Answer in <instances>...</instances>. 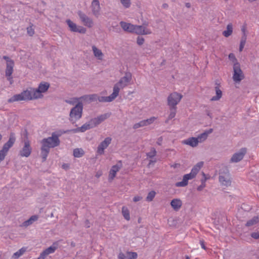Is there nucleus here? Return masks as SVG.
Wrapping results in <instances>:
<instances>
[{"instance_id":"obj_1","label":"nucleus","mask_w":259,"mask_h":259,"mask_svg":"<svg viewBox=\"0 0 259 259\" xmlns=\"http://www.w3.org/2000/svg\"><path fill=\"white\" fill-rule=\"evenodd\" d=\"M50 87L48 82H41L37 89L29 88L21 93L14 95L8 99L9 103L17 101L33 100L43 97V93H46Z\"/></svg>"},{"instance_id":"obj_2","label":"nucleus","mask_w":259,"mask_h":259,"mask_svg":"<svg viewBox=\"0 0 259 259\" xmlns=\"http://www.w3.org/2000/svg\"><path fill=\"white\" fill-rule=\"evenodd\" d=\"M41 144L42 145L41 154L43 160L45 161L49 153L50 149L59 145L60 140L59 136L55 133H53L51 137L42 139L41 141Z\"/></svg>"},{"instance_id":"obj_3","label":"nucleus","mask_w":259,"mask_h":259,"mask_svg":"<svg viewBox=\"0 0 259 259\" xmlns=\"http://www.w3.org/2000/svg\"><path fill=\"white\" fill-rule=\"evenodd\" d=\"M132 78V74L130 72H126L124 76L114 85L113 91L118 96L119 91L128 85Z\"/></svg>"},{"instance_id":"obj_4","label":"nucleus","mask_w":259,"mask_h":259,"mask_svg":"<svg viewBox=\"0 0 259 259\" xmlns=\"http://www.w3.org/2000/svg\"><path fill=\"white\" fill-rule=\"evenodd\" d=\"M83 106L82 103H77L75 107L71 109L69 114V120L72 123H75L82 116Z\"/></svg>"},{"instance_id":"obj_5","label":"nucleus","mask_w":259,"mask_h":259,"mask_svg":"<svg viewBox=\"0 0 259 259\" xmlns=\"http://www.w3.org/2000/svg\"><path fill=\"white\" fill-rule=\"evenodd\" d=\"M81 23L88 28H92L94 26V22L93 19L81 11L77 13Z\"/></svg>"},{"instance_id":"obj_6","label":"nucleus","mask_w":259,"mask_h":259,"mask_svg":"<svg viewBox=\"0 0 259 259\" xmlns=\"http://www.w3.org/2000/svg\"><path fill=\"white\" fill-rule=\"evenodd\" d=\"M233 73L232 78L236 83H239L244 78V75L241 69L240 64H237L233 66Z\"/></svg>"},{"instance_id":"obj_7","label":"nucleus","mask_w":259,"mask_h":259,"mask_svg":"<svg viewBox=\"0 0 259 259\" xmlns=\"http://www.w3.org/2000/svg\"><path fill=\"white\" fill-rule=\"evenodd\" d=\"M66 22L69 28L70 31L74 32H78L81 34H84L87 32L85 28L81 26H78L76 23L70 19H67Z\"/></svg>"},{"instance_id":"obj_8","label":"nucleus","mask_w":259,"mask_h":259,"mask_svg":"<svg viewBox=\"0 0 259 259\" xmlns=\"http://www.w3.org/2000/svg\"><path fill=\"white\" fill-rule=\"evenodd\" d=\"M182 98V95L174 92L171 93L167 98V103L169 107H177V105L180 102Z\"/></svg>"},{"instance_id":"obj_9","label":"nucleus","mask_w":259,"mask_h":259,"mask_svg":"<svg viewBox=\"0 0 259 259\" xmlns=\"http://www.w3.org/2000/svg\"><path fill=\"white\" fill-rule=\"evenodd\" d=\"M112 138L110 137L106 138L102 142H101L97 147L96 153L97 155H102L104 154V150L111 144Z\"/></svg>"},{"instance_id":"obj_10","label":"nucleus","mask_w":259,"mask_h":259,"mask_svg":"<svg viewBox=\"0 0 259 259\" xmlns=\"http://www.w3.org/2000/svg\"><path fill=\"white\" fill-rule=\"evenodd\" d=\"M15 141V138L13 134H11L10 135L9 140L4 145L2 149L0 151V155H1V156H4L5 157L9 149L13 146Z\"/></svg>"},{"instance_id":"obj_11","label":"nucleus","mask_w":259,"mask_h":259,"mask_svg":"<svg viewBox=\"0 0 259 259\" xmlns=\"http://www.w3.org/2000/svg\"><path fill=\"white\" fill-rule=\"evenodd\" d=\"M133 33L138 35H147L152 33L151 29L146 27V25H134Z\"/></svg>"},{"instance_id":"obj_12","label":"nucleus","mask_w":259,"mask_h":259,"mask_svg":"<svg viewBox=\"0 0 259 259\" xmlns=\"http://www.w3.org/2000/svg\"><path fill=\"white\" fill-rule=\"evenodd\" d=\"M24 143V146L19 151V155L21 157H28L29 156L31 152V148L30 142L28 140H25Z\"/></svg>"},{"instance_id":"obj_13","label":"nucleus","mask_w":259,"mask_h":259,"mask_svg":"<svg viewBox=\"0 0 259 259\" xmlns=\"http://www.w3.org/2000/svg\"><path fill=\"white\" fill-rule=\"evenodd\" d=\"M246 149L245 148H241L238 152L234 153L231 158V162H238L241 160L246 153Z\"/></svg>"},{"instance_id":"obj_14","label":"nucleus","mask_w":259,"mask_h":259,"mask_svg":"<svg viewBox=\"0 0 259 259\" xmlns=\"http://www.w3.org/2000/svg\"><path fill=\"white\" fill-rule=\"evenodd\" d=\"M93 15L98 18L100 15L101 7L99 0H93L91 5Z\"/></svg>"},{"instance_id":"obj_15","label":"nucleus","mask_w":259,"mask_h":259,"mask_svg":"<svg viewBox=\"0 0 259 259\" xmlns=\"http://www.w3.org/2000/svg\"><path fill=\"white\" fill-rule=\"evenodd\" d=\"M110 114L109 113H105L103 114H101L97 117L92 118L91 119V122L92 123L94 127H96L102 122L104 121L105 119L109 117Z\"/></svg>"},{"instance_id":"obj_16","label":"nucleus","mask_w":259,"mask_h":259,"mask_svg":"<svg viewBox=\"0 0 259 259\" xmlns=\"http://www.w3.org/2000/svg\"><path fill=\"white\" fill-rule=\"evenodd\" d=\"M94 127L90 120L89 122L83 124L81 126L77 127L75 129L71 130L70 131L74 133H76L78 132H84Z\"/></svg>"},{"instance_id":"obj_17","label":"nucleus","mask_w":259,"mask_h":259,"mask_svg":"<svg viewBox=\"0 0 259 259\" xmlns=\"http://www.w3.org/2000/svg\"><path fill=\"white\" fill-rule=\"evenodd\" d=\"M219 181L222 185L228 186L231 184L230 181V176L228 172H226L224 174H220L219 176Z\"/></svg>"},{"instance_id":"obj_18","label":"nucleus","mask_w":259,"mask_h":259,"mask_svg":"<svg viewBox=\"0 0 259 259\" xmlns=\"http://www.w3.org/2000/svg\"><path fill=\"white\" fill-rule=\"evenodd\" d=\"M58 242H55L52 244V245L51 246L46 248L42 252L46 256H47L50 254H52L55 252L56 250L58 248Z\"/></svg>"},{"instance_id":"obj_19","label":"nucleus","mask_w":259,"mask_h":259,"mask_svg":"<svg viewBox=\"0 0 259 259\" xmlns=\"http://www.w3.org/2000/svg\"><path fill=\"white\" fill-rule=\"evenodd\" d=\"M14 62L13 61H9L7 64L6 69V76L8 77V79L10 80L12 79L11 75L13 72Z\"/></svg>"},{"instance_id":"obj_20","label":"nucleus","mask_w":259,"mask_h":259,"mask_svg":"<svg viewBox=\"0 0 259 259\" xmlns=\"http://www.w3.org/2000/svg\"><path fill=\"white\" fill-rule=\"evenodd\" d=\"M193 179L190 175L186 174L183 176V180L181 182H177L175 184V186L177 187H184L188 184V181Z\"/></svg>"},{"instance_id":"obj_21","label":"nucleus","mask_w":259,"mask_h":259,"mask_svg":"<svg viewBox=\"0 0 259 259\" xmlns=\"http://www.w3.org/2000/svg\"><path fill=\"white\" fill-rule=\"evenodd\" d=\"M121 167V163L119 162L118 164L113 165L110 169L109 179L113 180L115 177L116 172L119 171Z\"/></svg>"},{"instance_id":"obj_22","label":"nucleus","mask_w":259,"mask_h":259,"mask_svg":"<svg viewBox=\"0 0 259 259\" xmlns=\"http://www.w3.org/2000/svg\"><path fill=\"white\" fill-rule=\"evenodd\" d=\"M92 48L95 57L99 60H103L104 59V55L102 53V51L97 48L95 46H93Z\"/></svg>"},{"instance_id":"obj_23","label":"nucleus","mask_w":259,"mask_h":259,"mask_svg":"<svg viewBox=\"0 0 259 259\" xmlns=\"http://www.w3.org/2000/svg\"><path fill=\"white\" fill-rule=\"evenodd\" d=\"M203 165V162L202 161L199 162L197 163L191 169V172L188 175H190V176L193 179L197 174L200 168L202 167Z\"/></svg>"},{"instance_id":"obj_24","label":"nucleus","mask_w":259,"mask_h":259,"mask_svg":"<svg viewBox=\"0 0 259 259\" xmlns=\"http://www.w3.org/2000/svg\"><path fill=\"white\" fill-rule=\"evenodd\" d=\"M120 25L124 31L133 33L134 25L124 21H121Z\"/></svg>"},{"instance_id":"obj_25","label":"nucleus","mask_w":259,"mask_h":259,"mask_svg":"<svg viewBox=\"0 0 259 259\" xmlns=\"http://www.w3.org/2000/svg\"><path fill=\"white\" fill-rule=\"evenodd\" d=\"M117 95L113 91V93L109 96L107 97H100L98 98V100L100 102H110L114 100Z\"/></svg>"},{"instance_id":"obj_26","label":"nucleus","mask_w":259,"mask_h":259,"mask_svg":"<svg viewBox=\"0 0 259 259\" xmlns=\"http://www.w3.org/2000/svg\"><path fill=\"white\" fill-rule=\"evenodd\" d=\"M182 201L178 198L172 199L170 202V205L175 210H179L182 206Z\"/></svg>"},{"instance_id":"obj_27","label":"nucleus","mask_w":259,"mask_h":259,"mask_svg":"<svg viewBox=\"0 0 259 259\" xmlns=\"http://www.w3.org/2000/svg\"><path fill=\"white\" fill-rule=\"evenodd\" d=\"M182 143L185 145L190 146L192 147H196L198 144V141L195 137L189 138L183 141Z\"/></svg>"},{"instance_id":"obj_28","label":"nucleus","mask_w":259,"mask_h":259,"mask_svg":"<svg viewBox=\"0 0 259 259\" xmlns=\"http://www.w3.org/2000/svg\"><path fill=\"white\" fill-rule=\"evenodd\" d=\"M212 132V129H209L208 131L204 132V133L200 134L196 139L198 141V143H202L207 138L208 135L211 133Z\"/></svg>"},{"instance_id":"obj_29","label":"nucleus","mask_w":259,"mask_h":259,"mask_svg":"<svg viewBox=\"0 0 259 259\" xmlns=\"http://www.w3.org/2000/svg\"><path fill=\"white\" fill-rule=\"evenodd\" d=\"M233 32V25L232 23H229L227 25L226 30L223 32V34L226 37L230 36Z\"/></svg>"},{"instance_id":"obj_30","label":"nucleus","mask_w":259,"mask_h":259,"mask_svg":"<svg viewBox=\"0 0 259 259\" xmlns=\"http://www.w3.org/2000/svg\"><path fill=\"white\" fill-rule=\"evenodd\" d=\"M215 91L216 96L212 97L210 99V100L212 101L219 100L222 96V92L219 89V87L217 86L215 87Z\"/></svg>"},{"instance_id":"obj_31","label":"nucleus","mask_w":259,"mask_h":259,"mask_svg":"<svg viewBox=\"0 0 259 259\" xmlns=\"http://www.w3.org/2000/svg\"><path fill=\"white\" fill-rule=\"evenodd\" d=\"M177 112V107H169V113L167 119L165 120L166 123H168V121L173 118H174L176 116Z\"/></svg>"},{"instance_id":"obj_32","label":"nucleus","mask_w":259,"mask_h":259,"mask_svg":"<svg viewBox=\"0 0 259 259\" xmlns=\"http://www.w3.org/2000/svg\"><path fill=\"white\" fill-rule=\"evenodd\" d=\"M26 249L27 248L25 247H22L21 249L13 254L12 258L14 259H18L26 251Z\"/></svg>"},{"instance_id":"obj_33","label":"nucleus","mask_w":259,"mask_h":259,"mask_svg":"<svg viewBox=\"0 0 259 259\" xmlns=\"http://www.w3.org/2000/svg\"><path fill=\"white\" fill-rule=\"evenodd\" d=\"M122 214L125 220L127 221L130 220V211L126 207L123 206L122 207Z\"/></svg>"},{"instance_id":"obj_34","label":"nucleus","mask_w":259,"mask_h":259,"mask_svg":"<svg viewBox=\"0 0 259 259\" xmlns=\"http://www.w3.org/2000/svg\"><path fill=\"white\" fill-rule=\"evenodd\" d=\"M258 217H254L251 220H249L247 222L246 224V226L247 227H251L255 224H256L258 222Z\"/></svg>"},{"instance_id":"obj_35","label":"nucleus","mask_w":259,"mask_h":259,"mask_svg":"<svg viewBox=\"0 0 259 259\" xmlns=\"http://www.w3.org/2000/svg\"><path fill=\"white\" fill-rule=\"evenodd\" d=\"M83 154L84 151L81 148H76L73 150V155L75 157H81Z\"/></svg>"},{"instance_id":"obj_36","label":"nucleus","mask_w":259,"mask_h":259,"mask_svg":"<svg viewBox=\"0 0 259 259\" xmlns=\"http://www.w3.org/2000/svg\"><path fill=\"white\" fill-rule=\"evenodd\" d=\"M246 39H247V37H246L245 36V35H242L241 38L240 46H239V51L240 52L242 51V50L244 47V46L245 45Z\"/></svg>"},{"instance_id":"obj_37","label":"nucleus","mask_w":259,"mask_h":259,"mask_svg":"<svg viewBox=\"0 0 259 259\" xmlns=\"http://www.w3.org/2000/svg\"><path fill=\"white\" fill-rule=\"evenodd\" d=\"M156 195V192L154 191L149 192L146 198V200L148 202L152 201Z\"/></svg>"},{"instance_id":"obj_38","label":"nucleus","mask_w":259,"mask_h":259,"mask_svg":"<svg viewBox=\"0 0 259 259\" xmlns=\"http://www.w3.org/2000/svg\"><path fill=\"white\" fill-rule=\"evenodd\" d=\"M229 59L232 62L233 66H235V65L237 64H240L236 58L234 54L233 53H230L229 55Z\"/></svg>"},{"instance_id":"obj_39","label":"nucleus","mask_w":259,"mask_h":259,"mask_svg":"<svg viewBox=\"0 0 259 259\" xmlns=\"http://www.w3.org/2000/svg\"><path fill=\"white\" fill-rule=\"evenodd\" d=\"M126 259H136L137 253L135 252H127L126 253Z\"/></svg>"},{"instance_id":"obj_40","label":"nucleus","mask_w":259,"mask_h":259,"mask_svg":"<svg viewBox=\"0 0 259 259\" xmlns=\"http://www.w3.org/2000/svg\"><path fill=\"white\" fill-rule=\"evenodd\" d=\"M120 1L125 8H128L130 7L131 5V0H120Z\"/></svg>"},{"instance_id":"obj_41","label":"nucleus","mask_w":259,"mask_h":259,"mask_svg":"<svg viewBox=\"0 0 259 259\" xmlns=\"http://www.w3.org/2000/svg\"><path fill=\"white\" fill-rule=\"evenodd\" d=\"M146 126V124H145L144 120H142L138 123H135L133 127L135 129H137L140 127H143V126Z\"/></svg>"},{"instance_id":"obj_42","label":"nucleus","mask_w":259,"mask_h":259,"mask_svg":"<svg viewBox=\"0 0 259 259\" xmlns=\"http://www.w3.org/2000/svg\"><path fill=\"white\" fill-rule=\"evenodd\" d=\"M156 151L155 148H152L149 152L147 154V157L149 158H152L156 155Z\"/></svg>"},{"instance_id":"obj_43","label":"nucleus","mask_w":259,"mask_h":259,"mask_svg":"<svg viewBox=\"0 0 259 259\" xmlns=\"http://www.w3.org/2000/svg\"><path fill=\"white\" fill-rule=\"evenodd\" d=\"M156 119V117H151L149 119L144 120L146 126L151 124L153 123L154 121Z\"/></svg>"},{"instance_id":"obj_44","label":"nucleus","mask_w":259,"mask_h":259,"mask_svg":"<svg viewBox=\"0 0 259 259\" xmlns=\"http://www.w3.org/2000/svg\"><path fill=\"white\" fill-rule=\"evenodd\" d=\"M27 32L29 35L32 36L34 34V31L32 26L27 27Z\"/></svg>"},{"instance_id":"obj_45","label":"nucleus","mask_w":259,"mask_h":259,"mask_svg":"<svg viewBox=\"0 0 259 259\" xmlns=\"http://www.w3.org/2000/svg\"><path fill=\"white\" fill-rule=\"evenodd\" d=\"M137 42L139 45H142L144 42V39L142 37L139 36L137 38Z\"/></svg>"},{"instance_id":"obj_46","label":"nucleus","mask_w":259,"mask_h":259,"mask_svg":"<svg viewBox=\"0 0 259 259\" xmlns=\"http://www.w3.org/2000/svg\"><path fill=\"white\" fill-rule=\"evenodd\" d=\"M32 224V222H31V221L29 219L28 220H27V221H25L23 222V226H24V227H27L28 226H29L30 225Z\"/></svg>"},{"instance_id":"obj_47","label":"nucleus","mask_w":259,"mask_h":259,"mask_svg":"<svg viewBox=\"0 0 259 259\" xmlns=\"http://www.w3.org/2000/svg\"><path fill=\"white\" fill-rule=\"evenodd\" d=\"M251 236L255 239L259 238V233L258 232H253L251 234Z\"/></svg>"},{"instance_id":"obj_48","label":"nucleus","mask_w":259,"mask_h":259,"mask_svg":"<svg viewBox=\"0 0 259 259\" xmlns=\"http://www.w3.org/2000/svg\"><path fill=\"white\" fill-rule=\"evenodd\" d=\"M118 259H126V254L121 252L118 254Z\"/></svg>"},{"instance_id":"obj_49","label":"nucleus","mask_w":259,"mask_h":259,"mask_svg":"<svg viewBox=\"0 0 259 259\" xmlns=\"http://www.w3.org/2000/svg\"><path fill=\"white\" fill-rule=\"evenodd\" d=\"M246 26L245 25H243L242 26V27H241V31L242 32L243 35H245V36L246 37H247V35H246Z\"/></svg>"},{"instance_id":"obj_50","label":"nucleus","mask_w":259,"mask_h":259,"mask_svg":"<svg viewBox=\"0 0 259 259\" xmlns=\"http://www.w3.org/2000/svg\"><path fill=\"white\" fill-rule=\"evenodd\" d=\"M206 184H201L200 186H199L197 189L198 191H201L203 190V189L205 187Z\"/></svg>"},{"instance_id":"obj_51","label":"nucleus","mask_w":259,"mask_h":259,"mask_svg":"<svg viewBox=\"0 0 259 259\" xmlns=\"http://www.w3.org/2000/svg\"><path fill=\"white\" fill-rule=\"evenodd\" d=\"M29 219L31 221V222L33 223L34 221H36L38 219V217L35 215H32L29 218Z\"/></svg>"},{"instance_id":"obj_52","label":"nucleus","mask_w":259,"mask_h":259,"mask_svg":"<svg viewBox=\"0 0 259 259\" xmlns=\"http://www.w3.org/2000/svg\"><path fill=\"white\" fill-rule=\"evenodd\" d=\"M142 199V197L140 196H136L135 197H134V198H133V201L134 202H138L140 200H141Z\"/></svg>"},{"instance_id":"obj_53","label":"nucleus","mask_w":259,"mask_h":259,"mask_svg":"<svg viewBox=\"0 0 259 259\" xmlns=\"http://www.w3.org/2000/svg\"><path fill=\"white\" fill-rule=\"evenodd\" d=\"M46 257V256L42 252H41L39 257L37 259H45Z\"/></svg>"},{"instance_id":"obj_54","label":"nucleus","mask_w":259,"mask_h":259,"mask_svg":"<svg viewBox=\"0 0 259 259\" xmlns=\"http://www.w3.org/2000/svg\"><path fill=\"white\" fill-rule=\"evenodd\" d=\"M203 175L204 176V179H203L201 180V184H205V182L207 180V178L205 177V175L204 174H203Z\"/></svg>"},{"instance_id":"obj_55","label":"nucleus","mask_w":259,"mask_h":259,"mask_svg":"<svg viewBox=\"0 0 259 259\" xmlns=\"http://www.w3.org/2000/svg\"><path fill=\"white\" fill-rule=\"evenodd\" d=\"M3 59H5V60H6L7 61V64H8V62L9 61H12V60H11L7 56H4L3 57Z\"/></svg>"},{"instance_id":"obj_56","label":"nucleus","mask_w":259,"mask_h":259,"mask_svg":"<svg viewBox=\"0 0 259 259\" xmlns=\"http://www.w3.org/2000/svg\"><path fill=\"white\" fill-rule=\"evenodd\" d=\"M156 162L155 160H150V162H149V165H151V164H153L155 162Z\"/></svg>"},{"instance_id":"obj_57","label":"nucleus","mask_w":259,"mask_h":259,"mask_svg":"<svg viewBox=\"0 0 259 259\" xmlns=\"http://www.w3.org/2000/svg\"><path fill=\"white\" fill-rule=\"evenodd\" d=\"M200 244H201V247L205 249V245H204V243L203 242H201Z\"/></svg>"},{"instance_id":"obj_58","label":"nucleus","mask_w":259,"mask_h":259,"mask_svg":"<svg viewBox=\"0 0 259 259\" xmlns=\"http://www.w3.org/2000/svg\"><path fill=\"white\" fill-rule=\"evenodd\" d=\"M62 167L63 168H65V169H66L68 167V166L67 164H64L63 165H62Z\"/></svg>"},{"instance_id":"obj_59","label":"nucleus","mask_w":259,"mask_h":259,"mask_svg":"<svg viewBox=\"0 0 259 259\" xmlns=\"http://www.w3.org/2000/svg\"><path fill=\"white\" fill-rule=\"evenodd\" d=\"M180 166V164H175L172 166L174 167V168H177V167H179Z\"/></svg>"},{"instance_id":"obj_60","label":"nucleus","mask_w":259,"mask_h":259,"mask_svg":"<svg viewBox=\"0 0 259 259\" xmlns=\"http://www.w3.org/2000/svg\"><path fill=\"white\" fill-rule=\"evenodd\" d=\"M5 157L4 156H2L1 155H0V162L4 159Z\"/></svg>"},{"instance_id":"obj_61","label":"nucleus","mask_w":259,"mask_h":259,"mask_svg":"<svg viewBox=\"0 0 259 259\" xmlns=\"http://www.w3.org/2000/svg\"><path fill=\"white\" fill-rule=\"evenodd\" d=\"M186 7H187V8H190L191 7V4L190 3H186Z\"/></svg>"},{"instance_id":"obj_62","label":"nucleus","mask_w":259,"mask_h":259,"mask_svg":"<svg viewBox=\"0 0 259 259\" xmlns=\"http://www.w3.org/2000/svg\"><path fill=\"white\" fill-rule=\"evenodd\" d=\"M89 224V222L88 221H86V226H87V227H90Z\"/></svg>"},{"instance_id":"obj_63","label":"nucleus","mask_w":259,"mask_h":259,"mask_svg":"<svg viewBox=\"0 0 259 259\" xmlns=\"http://www.w3.org/2000/svg\"><path fill=\"white\" fill-rule=\"evenodd\" d=\"M66 102L67 103H69V104H71L72 103L71 101H66Z\"/></svg>"},{"instance_id":"obj_64","label":"nucleus","mask_w":259,"mask_h":259,"mask_svg":"<svg viewBox=\"0 0 259 259\" xmlns=\"http://www.w3.org/2000/svg\"><path fill=\"white\" fill-rule=\"evenodd\" d=\"M186 259H190L188 256H186Z\"/></svg>"}]
</instances>
